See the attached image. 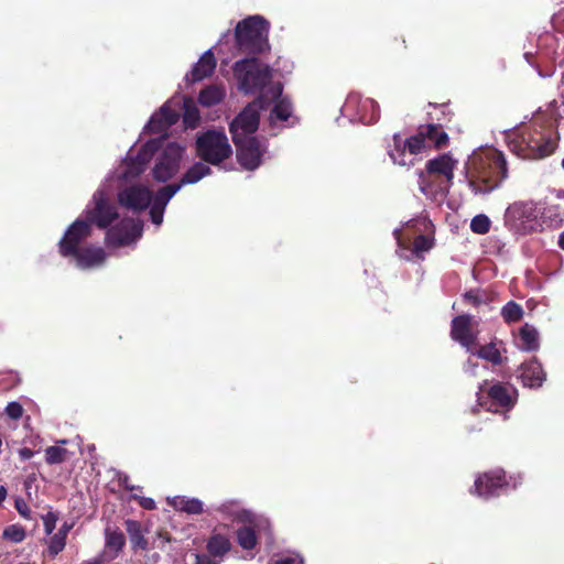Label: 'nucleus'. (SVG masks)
Wrapping results in <instances>:
<instances>
[{
    "mask_svg": "<svg viewBox=\"0 0 564 564\" xmlns=\"http://www.w3.org/2000/svg\"><path fill=\"white\" fill-rule=\"evenodd\" d=\"M562 167L564 169V159L562 160Z\"/></svg>",
    "mask_w": 564,
    "mask_h": 564,
    "instance_id": "338daca9",
    "label": "nucleus"
},
{
    "mask_svg": "<svg viewBox=\"0 0 564 564\" xmlns=\"http://www.w3.org/2000/svg\"><path fill=\"white\" fill-rule=\"evenodd\" d=\"M282 91V84L274 83L260 95H264L267 100H270V104L274 102L270 115L271 119L286 121L291 117L293 108L291 100L288 97H283Z\"/></svg>",
    "mask_w": 564,
    "mask_h": 564,
    "instance_id": "6ab92c4d",
    "label": "nucleus"
},
{
    "mask_svg": "<svg viewBox=\"0 0 564 564\" xmlns=\"http://www.w3.org/2000/svg\"><path fill=\"white\" fill-rule=\"evenodd\" d=\"M68 458V451L61 446H48L45 449V462L48 465L62 464Z\"/></svg>",
    "mask_w": 564,
    "mask_h": 564,
    "instance_id": "4c0bfd02",
    "label": "nucleus"
},
{
    "mask_svg": "<svg viewBox=\"0 0 564 564\" xmlns=\"http://www.w3.org/2000/svg\"><path fill=\"white\" fill-rule=\"evenodd\" d=\"M183 123L185 128L195 129L200 122L199 110L191 97L183 98Z\"/></svg>",
    "mask_w": 564,
    "mask_h": 564,
    "instance_id": "c756f323",
    "label": "nucleus"
},
{
    "mask_svg": "<svg viewBox=\"0 0 564 564\" xmlns=\"http://www.w3.org/2000/svg\"><path fill=\"white\" fill-rule=\"evenodd\" d=\"M216 64L217 62L214 53L210 50L205 52L193 66L191 73L186 75V79L192 83H196L212 76L216 68Z\"/></svg>",
    "mask_w": 564,
    "mask_h": 564,
    "instance_id": "b1692460",
    "label": "nucleus"
},
{
    "mask_svg": "<svg viewBox=\"0 0 564 564\" xmlns=\"http://www.w3.org/2000/svg\"><path fill=\"white\" fill-rule=\"evenodd\" d=\"M464 297H465V300L467 302H469L474 306H478L482 302L481 299L476 293H474L473 291L466 292Z\"/></svg>",
    "mask_w": 564,
    "mask_h": 564,
    "instance_id": "603ef678",
    "label": "nucleus"
},
{
    "mask_svg": "<svg viewBox=\"0 0 564 564\" xmlns=\"http://www.w3.org/2000/svg\"><path fill=\"white\" fill-rule=\"evenodd\" d=\"M73 527H74L73 523L64 522L62 524V527L58 529V531L56 532V534H58L67 540V535H68L69 531L73 529Z\"/></svg>",
    "mask_w": 564,
    "mask_h": 564,
    "instance_id": "864d4df0",
    "label": "nucleus"
},
{
    "mask_svg": "<svg viewBox=\"0 0 564 564\" xmlns=\"http://www.w3.org/2000/svg\"><path fill=\"white\" fill-rule=\"evenodd\" d=\"M206 550L214 557H223L231 550V542L224 534L213 533L207 540Z\"/></svg>",
    "mask_w": 564,
    "mask_h": 564,
    "instance_id": "a878e982",
    "label": "nucleus"
},
{
    "mask_svg": "<svg viewBox=\"0 0 564 564\" xmlns=\"http://www.w3.org/2000/svg\"><path fill=\"white\" fill-rule=\"evenodd\" d=\"M269 105L270 100H267L264 95H259L252 102L248 104L229 124L231 139L253 137L252 134L259 128V110L267 109Z\"/></svg>",
    "mask_w": 564,
    "mask_h": 564,
    "instance_id": "0eeeda50",
    "label": "nucleus"
},
{
    "mask_svg": "<svg viewBox=\"0 0 564 564\" xmlns=\"http://www.w3.org/2000/svg\"><path fill=\"white\" fill-rule=\"evenodd\" d=\"M520 378L523 386L540 388L546 379V373L542 365L533 357L528 362L522 364Z\"/></svg>",
    "mask_w": 564,
    "mask_h": 564,
    "instance_id": "5701e85b",
    "label": "nucleus"
},
{
    "mask_svg": "<svg viewBox=\"0 0 564 564\" xmlns=\"http://www.w3.org/2000/svg\"><path fill=\"white\" fill-rule=\"evenodd\" d=\"M120 482H121V485L123 486V488H124L126 490H128V491H133V490H137V489H138V490H141V488H140V487H137V486L131 485V484L129 482V477H128V476H126L123 479H120Z\"/></svg>",
    "mask_w": 564,
    "mask_h": 564,
    "instance_id": "6e6d98bb",
    "label": "nucleus"
},
{
    "mask_svg": "<svg viewBox=\"0 0 564 564\" xmlns=\"http://www.w3.org/2000/svg\"><path fill=\"white\" fill-rule=\"evenodd\" d=\"M275 564H304L303 558L300 555H288L275 562Z\"/></svg>",
    "mask_w": 564,
    "mask_h": 564,
    "instance_id": "8fccbe9b",
    "label": "nucleus"
},
{
    "mask_svg": "<svg viewBox=\"0 0 564 564\" xmlns=\"http://www.w3.org/2000/svg\"><path fill=\"white\" fill-rule=\"evenodd\" d=\"M35 452L29 447H22L19 451V456L22 460H28L34 456Z\"/></svg>",
    "mask_w": 564,
    "mask_h": 564,
    "instance_id": "5fc2aeb1",
    "label": "nucleus"
},
{
    "mask_svg": "<svg viewBox=\"0 0 564 564\" xmlns=\"http://www.w3.org/2000/svg\"><path fill=\"white\" fill-rule=\"evenodd\" d=\"M2 445H3V441H2V436L0 435V455L2 454L3 449H2Z\"/></svg>",
    "mask_w": 564,
    "mask_h": 564,
    "instance_id": "0e129e2a",
    "label": "nucleus"
},
{
    "mask_svg": "<svg viewBox=\"0 0 564 564\" xmlns=\"http://www.w3.org/2000/svg\"><path fill=\"white\" fill-rule=\"evenodd\" d=\"M177 109H173L170 102H165L158 112H155L147 124V130L152 133L165 132L171 126L180 119Z\"/></svg>",
    "mask_w": 564,
    "mask_h": 564,
    "instance_id": "aec40b11",
    "label": "nucleus"
},
{
    "mask_svg": "<svg viewBox=\"0 0 564 564\" xmlns=\"http://www.w3.org/2000/svg\"><path fill=\"white\" fill-rule=\"evenodd\" d=\"M106 547L115 552V556L123 549L126 544V538L119 530H105Z\"/></svg>",
    "mask_w": 564,
    "mask_h": 564,
    "instance_id": "72a5a7b5",
    "label": "nucleus"
},
{
    "mask_svg": "<svg viewBox=\"0 0 564 564\" xmlns=\"http://www.w3.org/2000/svg\"><path fill=\"white\" fill-rule=\"evenodd\" d=\"M520 345L519 347L525 351H534L540 347L539 333L538 330L529 325L524 324L519 330Z\"/></svg>",
    "mask_w": 564,
    "mask_h": 564,
    "instance_id": "bb28decb",
    "label": "nucleus"
},
{
    "mask_svg": "<svg viewBox=\"0 0 564 564\" xmlns=\"http://www.w3.org/2000/svg\"><path fill=\"white\" fill-rule=\"evenodd\" d=\"M14 508L23 519L31 520V509L23 498L18 497L14 499Z\"/></svg>",
    "mask_w": 564,
    "mask_h": 564,
    "instance_id": "49530a36",
    "label": "nucleus"
},
{
    "mask_svg": "<svg viewBox=\"0 0 564 564\" xmlns=\"http://www.w3.org/2000/svg\"><path fill=\"white\" fill-rule=\"evenodd\" d=\"M541 220L540 223L545 225L546 227H560L563 224V217L561 213V208L558 205H551L545 208H543L542 212H540Z\"/></svg>",
    "mask_w": 564,
    "mask_h": 564,
    "instance_id": "473e14b6",
    "label": "nucleus"
},
{
    "mask_svg": "<svg viewBox=\"0 0 564 564\" xmlns=\"http://www.w3.org/2000/svg\"><path fill=\"white\" fill-rule=\"evenodd\" d=\"M394 235L397 236L398 245L402 248H406V241L400 236V232L397 230Z\"/></svg>",
    "mask_w": 564,
    "mask_h": 564,
    "instance_id": "bf43d9fd",
    "label": "nucleus"
},
{
    "mask_svg": "<svg viewBox=\"0 0 564 564\" xmlns=\"http://www.w3.org/2000/svg\"><path fill=\"white\" fill-rule=\"evenodd\" d=\"M25 529L19 523L6 527L2 532V538L12 543H21L25 539Z\"/></svg>",
    "mask_w": 564,
    "mask_h": 564,
    "instance_id": "58836bf2",
    "label": "nucleus"
},
{
    "mask_svg": "<svg viewBox=\"0 0 564 564\" xmlns=\"http://www.w3.org/2000/svg\"><path fill=\"white\" fill-rule=\"evenodd\" d=\"M232 153L224 132L208 130L196 139V154L202 161L219 165Z\"/></svg>",
    "mask_w": 564,
    "mask_h": 564,
    "instance_id": "423d86ee",
    "label": "nucleus"
},
{
    "mask_svg": "<svg viewBox=\"0 0 564 564\" xmlns=\"http://www.w3.org/2000/svg\"><path fill=\"white\" fill-rule=\"evenodd\" d=\"M451 337L462 346L471 351L470 347L476 341V336L471 332V316L463 314L453 318Z\"/></svg>",
    "mask_w": 564,
    "mask_h": 564,
    "instance_id": "412c9836",
    "label": "nucleus"
},
{
    "mask_svg": "<svg viewBox=\"0 0 564 564\" xmlns=\"http://www.w3.org/2000/svg\"><path fill=\"white\" fill-rule=\"evenodd\" d=\"M131 500L138 501L139 506L145 510H154L156 508L155 501L150 497H142L139 495H132Z\"/></svg>",
    "mask_w": 564,
    "mask_h": 564,
    "instance_id": "09e8293b",
    "label": "nucleus"
},
{
    "mask_svg": "<svg viewBox=\"0 0 564 564\" xmlns=\"http://www.w3.org/2000/svg\"><path fill=\"white\" fill-rule=\"evenodd\" d=\"M433 239L425 235H419L413 241V253L420 257L421 253L426 252L433 248Z\"/></svg>",
    "mask_w": 564,
    "mask_h": 564,
    "instance_id": "37998d69",
    "label": "nucleus"
},
{
    "mask_svg": "<svg viewBox=\"0 0 564 564\" xmlns=\"http://www.w3.org/2000/svg\"><path fill=\"white\" fill-rule=\"evenodd\" d=\"M171 505L174 509L188 514H200L204 511L203 502L197 498L174 497Z\"/></svg>",
    "mask_w": 564,
    "mask_h": 564,
    "instance_id": "7c9ffc66",
    "label": "nucleus"
},
{
    "mask_svg": "<svg viewBox=\"0 0 564 564\" xmlns=\"http://www.w3.org/2000/svg\"><path fill=\"white\" fill-rule=\"evenodd\" d=\"M94 203L95 206L86 213V221L100 229L108 228L119 217L116 207L102 191H97L94 194Z\"/></svg>",
    "mask_w": 564,
    "mask_h": 564,
    "instance_id": "ddd939ff",
    "label": "nucleus"
},
{
    "mask_svg": "<svg viewBox=\"0 0 564 564\" xmlns=\"http://www.w3.org/2000/svg\"><path fill=\"white\" fill-rule=\"evenodd\" d=\"M448 134L441 124L429 123L419 127L415 134L403 140L399 133L393 134V144L389 148L388 154L394 164L400 166L414 165V159L409 155H417L434 147L440 150L447 145Z\"/></svg>",
    "mask_w": 564,
    "mask_h": 564,
    "instance_id": "f257e3e1",
    "label": "nucleus"
},
{
    "mask_svg": "<svg viewBox=\"0 0 564 564\" xmlns=\"http://www.w3.org/2000/svg\"><path fill=\"white\" fill-rule=\"evenodd\" d=\"M184 148L176 142H169L156 159L152 170L156 182L165 183L180 170Z\"/></svg>",
    "mask_w": 564,
    "mask_h": 564,
    "instance_id": "9d476101",
    "label": "nucleus"
},
{
    "mask_svg": "<svg viewBox=\"0 0 564 564\" xmlns=\"http://www.w3.org/2000/svg\"><path fill=\"white\" fill-rule=\"evenodd\" d=\"M118 202L128 209L142 212L150 206L152 192L145 186L132 185L118 193Z\"/></svg>",
    "mask_w": 564,
    "mask_h": 564,
    "instance_id": "f3484780",
    "label": "nucleus"
},
{
    "mask_svg": "<svg viewBox=\"0 0 564 564\" xmlns=\"http://www.w3.org/2000/svg\"><path fill=\"white\" fill-rule=\"evenodd\" d=\"M558 247L564 250V231L558 237Z\"/></svg>",
    "mask_w": 564,
    "mask_h": 564,
    "instance_id": "680f3d73",
    "label": "nucleus"
},
{
    "mask_svg": "<svg viewBox=\"0 0 564 564\" xmlns=\"http://www.w3.org/2000/svg\"><path fill=\"white\" fill-rule=\"evenodd\" d=\"M234 75L239 90L243 94L263 93V88L272 78L270 66L254 56L237 61L234 65Z\"/></svg>",
    "mask_w": 564,
    "mask_h": 564,
    "instance_id": "39448f33",
    "label": "nucleus"
},
{
    "mask_svg": "<svg viewBox=\"0 0 564 564\" xmlns=\"http://www.w3.org/2000/svg\"><path fill=\"white\" fill-rule=\"evenodd\" d=\"M456 164L457 161L454 160L452 155L448 153H444L432 160H429L425 164V170H421L417 172L421 191L425 193L426 175L444 177L447 183V187H449L453 184L454 170L456 167Z\"/></svg>",
    "mask_w": 564,
    "mask_h": 564,
    "instance_id": "f8f14e48",
    "label": "nucleus"
},
{
    "mask_svg": "<svg viewBox=\"0 0 564 564\" xmlns=\"http://www.w3.org/2000/svg\"><path fill=\"white\" fill-rule=\"evenodd\" d=\"M102 556L95 557L94 560L84 561L82 564H102Z\"/></svg>",
    "mask_w": 564,
    "mask_h": 564,
    "instance_id": "052dcab7",
    "label": "nucleus"
},
{
    "mask_svg": "<svg viewBox=\"0 0 564 564\" xmlns=\"http://www.w3.org/2000/svg\"><path fill=\"white\" fill-rule=\"evenodd\" d=\"M181 189L180 185L175 184H169L165 185L156 192L153 203L166 207L170 199Z\"/></svg>",
    "mask_w": 564,
    "mask_h": 564,
    "instance_id": "e433bc0d",
    "label": "nucleus"
},
{
    "mask_svg": "<svg viewBox=\"0 0 564 564\" xmlns=\"http://www.w3.org/2000/svg\"><path fill=\"white\" fill-rule=\"evenodd\" d=\"M220 511H226L228 510V505L227 503H224L220 508H219Z\"/></svg>",
    "mask_w": 564,
    "mask_h": 564,
    "instance_id": "e2e57ef3",
    "label": "nucleus"
},
{
    "mask_svg": "<svg viewBox=\"0 0 564 564\" xmlns=\"http://www.w3.org/2000/svg\"><path fill=\"white\" fill-rule=\"evenodd\" d=\"M235 519L243 523V525L236 531V539L239 546L246 551L256 549L258 545V533L261 529L269 527V522L246 509L239 510Z\"/></svg>",
    "mask_w": 564,
    "mask_h": 564,
    "instance_id": "6e6552de",
    "label": "nucleus"
},
{
    "mask_svg": "<svg viewBox=\"0 0 564 564\" xmlns=\"http://www.w3.org/2000/svg\"><path fill=\"white\" fill-rule=\"evenodd\" d=\"M539 215L540 209L533 202L516 203L508 212V217L513 221L516 230L522 235L542 231Z\"/></svg>",
    "mask_w": 564,
    "mask_h": 564,
    "instance_id": "1a4fd4ad",
    "label": "nucleus"
},
{
    "mask_svg": "<svg viewBox=\"0 0 564 564\" xmlns=\"http://www.w3.org/2000/svg\"><path fill=\"white\" fill-rule=\"evenodd\" d=\"M144 170H145V166H143L141 163H139L135 158L129 156L124 161L123 177H126V178L138 177L140 174H142L144 172Z\"/></svg>",
    "mask_w": 564,
    "mask_h": 564,
    "instance_id": "ea45409f",
    "label": "nucleus"
},
{
    "mask_svg": "<svg viewBox=\"0 0 564 564\" xmlns=\"http://www.w3.org/2000/svg\"><path fill=\"white\" fill-rule=\"evenodd\" d=\"M65 545H66V539L54 533L50 538L46 552L50 557L54 558L56 555H58L65 549Z\"/></svg>",
    "mask_w": 564,
    "mask_h": 564,
    "instance_id": "79ce46f5",
    "label": "nucleus"
},
{
    "mask_svg": "<svg viewBox=\"0 0 564 564\" xmlns=\"http://www.w3.org/2000/svg\"><path fill=\"white\" fill-rule=\"evenodd\" d=\"M501 316L503 321L508 324L517 323L521 321V318L523 317V308L520 304L516 303L514 301H509L501 308Z\"/></svg>",
    "mask_w": 564,
    "mask_h": 564,
    "instance_id": "c9c22d12",
    "label": "nucleus"
},
{
    "mask_svg": "<svg viewBox=\"0 0 564 564\" xmlns=\"http://www.w3.org/2000/svg\"><path fill=\"white\" fill-rule=\"evenodd\" d=\"M156 536H158L159 539H161L163 542H166V543H169V542H171V541H172V536H171V534H170L167 531H164V530H160V531H158V532H156Z\"/></svg>",
    "mask_w": 564,
    "mask_h": 564,
    "instance_id": "4d7b16f0",
    "label": "nucleus"
},
{
    "mask_svg": "<svg viewBox=\"0 0 564 564\" xmlns=\"http://www.w3.org/2000/svg\"><path fill=\"white\" fill-rule=\"evenodd\" d=\"M124 527L129 535L132 550H149V542L143 534L142 525L139 521L128 519L124 521Z\"/></svg>",
    "mask_w": 564,
    "mask_h": 564,
    "instance_id": "393cba45",
    "label": "nucleus"
},
{
    "mask_svg": "<svg viewBox=\"0 0 564 564\" xmlns=\"http://www.w3.org/2000/svg\"><path fill=\"white\" fill-rule=\"evenodd\" d=\"M551 128L536 122L522 124L508 134V147L519 158L539 160L551 155L557 144Z\"/></svg>",
    "mask_w": 564,
    "mask_h": 564,
    "instance_id": "f03ea898",
    "label": "nucleus"
},
{
    "mask_svg": "<svg viewBox=\"0 0 564 564\" xmlns=\"http://www.w3.org/2000/svg\"><path fill=\"white\" fill-rule=\"evenodd\" d=\"M490 219L484 214L475 216L470 221V229L478 235H485L490 230Z\"/></svg>",
    "mask_w": 564,
    "mask_h": 564,
    "instance_id": "a19ab883",
    "label": "nucleus"
},
{
    "mask_svg": "<svg viewBox=\"0 0 564 564\" xmlns=\"http://www.w3.org/2000/svg\"><path fill=\"white\" fill-rule=\"evenodd\" d=\"M507 175V161L503 153L494 150L471 160L469 187L475 194H487L497 188Z\"/></svg>",
    "mask_w": 564,
    "mask_h": 564,
    "instance_id": "7ed1b4c3",
    "label": "nucleus"
},
{
    "mask_svg": "<svg viewBox=\"0 0 564 564\" xmlns=\"http://www.w3.org/2000/svg\"><path fill=\"white\" fill-rule=\"evenodd\" d=\"M4 413L9 419L17 421L22 417L24 409L21 403L12 401L7 404Z\"/></svg>",
    "mask_w": 564,
    "mask_h": 564,
    "instance_id": "c03bdc74",
    "label": "nucleus"
},
{
    "mask_svg": "<svg viewBox=\"0 0 564 564\" xmlns=\"http://www.w3.org/2000/svg\"><path fill=\"white\" fill-rule=\"evenodd\" d=\"M210 173L212 170L209 166H207L203 162H196L183 174L180 182L176 184L180 185V187L182 188V186L184 185L197 183L198 181L209 175Z\"/></svg>",
    "mask_w": 564,
    "mask_h": 564,
    "instance_id": "c85d7f7f",
    "label": "nucleus"
},
{
    "mask_svg": "<svg viewBox=\"0 0 564 564\" xmlns=\"http://www.w3.org/2000/svg\"><path fill=\"white\" fill-rule=\"evenodd\" d=\"M58 517L55 512L48 511L46 514L42 516V521L44 525V531L47 535H51L56 527V522Z\"/></svg>",
    "mask_w": 564,
    "mask_h": 564,
    "instance_id": "a18cd8bd",
    "label": "nucleus"
},
{
    "mask_svg": "<svg viewBox=\"0 0 564 564\" xmlns=\"http://www.w3.org/2000/svg\"><path fill=\"white\" fill-rule=\"evenodd\" d=\"M212 555L208 554H196L195 555V564H218L216 561H214Z\"/></svg>",
    "mask_w": 564,
    "mask_h": 564,
    "instance_id": "3c124183",
    "label": "nucleus"
},
{
    "mask_svg": "<svg viewBox=\"0 0 564 564\" xmlns=\"http://www.w3.org/2000/svg\"><path fill=\"white\" fill-rule=\"evenodd\" d=\"M485 384L480 386V394L478 395L479 404L489 412L500 413L511 410L514 406L513 399L509 388L501 382H496L485 390Z\"/></svg>",
    "mask_w": 564,
    "mask_h": 564,
    "instance_id": "9b49d317",
    "label": "nucleus"
},
{
    "mask_svg": "<svg viewBox=\"0 0 564 564\" xmlns=\"http://www.w3.org/2000/svg\"><path fill=\"white\" fill-rule=\"evenodd\" d=\"M165 207L160 206L155 203H152V207L150 209V216L151 220L155 225H161L163 221V214H164Z\"/></svg>",
    "mask_w": 564,
    "mask_h": 564,
    "instance_id": "de8ad7c7",
    "label": "nucleus"
},
{
    "mask_svg": "<svg viewBox=\"0 0 564 564\" xmlns=\"http://www.w3.org/2000/svg\"><path fill=\"white\" fill-rule=\"evenodd\" d=\"M106 251L101 247L86 246L77 250L76 254H72L76 265L82 270L98 268L106 260Z\"/></svg>",
    "mask_w": 564,
    "mask_h": 564,
    "instance_id": "4be33fe9",
    "label": "nucleus"
},
{
    "mask_svg": "<svg viewBox=\"0 0 564 564\" xmlns=\"http://www.w3.org/2000/svg\"><path fill=\"white\" fill-rule=\"evenodd\" d=\"M91 235V226L83 219L75 220L58 242V252L63 258H70L80 249V243Z\"/></svg>",
    "mask_w": 564,
    "mask_h": 564,
    "instance_id": "4468645a",
    "label": "nucleus"
},
{
    "mask_svg": "<svg viewBox=\"0 0 564 564\" xmlns=\"http://www.w3.org/2000/svg\"><path fill=\"white\" fill-rule=\"evenodd\" d=\"M237 149L239 164L248 171L258 169L262 162L263 150L256 137L232 140Z\"/></svg>",
    "mask_w": 564,
    "mask_h": 564,
    "instance_id": "2eb2a0df",
    "label": "nucleus"
},
{
    "mask_svg": "<svg viewBox=\"0 0 564 564\" xmlns=\"http://www.w3.org/2000/svg\"><path fill=\"white\" fill-rule=\"evenodd\" d=\"M58 443H61V444H66V443H67V441H66V440H62V441H59Z\"/></svg>",
    "mask_w": 564,
    "mask_h": 564,
    "instance_id": "69168bd1",
    "label": "nucleus"
},
{
    "mask_svg": "<svg viewBox=\"0 0 564 564\" xmlns=\"http://www.w3.org/2000/svg\"><path fill=\"white\" fill-rule=\"evenodd\" d=\"M162 138L151 139L141 145L138 153L133 156L139 163L147 167L154 154L162 148Z\"/></svg>",
    "mask_w": 564,
    "mask_h": 564,
    "instance_id": "2f4dec72",
    "label": "nucleus"
},
{
    "mask_svg": "<svg viewBox=\"0 0 564 564\" xmlns=\"http://www.w3.org/2000/svg\"><path fill=\"white\" fill-rule=\"evenodd\" d=\"M142 234V225L131 218L122 219L107 232V239L116 246H127L138 239Z\"/></svg>",
    "mask_w": 564,
    "mask_h": 564,
    "instance_id": "a211bd4d",
    "label": "nucleus"
},
{
    "mask_svg": "<svg viewBox=\"0 0 564 564\" xmlns=\"http://www.w3.org/2000/svg\"><path fill=\"white\" fill-rule=\"evenodd\" d=\"M475 354L479 358L485 359L495 366H499L503 361L500 350L497 348L495 343H489L487 345L480 346Z\"/></svg>",
    "mask_w": 564,
    "mask_h": 564,
    "instance_id": "f704fd0d",
    "label": "nucleus"
},
{
    "mask_svg": "<svg viewBox=\"0 0 564 564\" xmlns=\"http://www.w3.org/2000/svg\"><path fill=\"white\" fill-rule=\"evenodd\" d=\"M225 98V89L218 85H209L200 90L198 102L203 107H212L218 105Z\"/></svg>",
    "mask_w": 564,
    "mask_h": 564,
    "instance_id": "cd10ccee",
    "label": "nucleus"
},
{
    "mask_svg": "<svg viewBox=\"0 0 564 564\" xmlns=\"http://www.w3.org/2000/svg\"><path fill=\"white\" fill-rule=\"evenodd\" d=\"M509 485L506 473L502 469H495L479 475L474 484V494L489 499L498 496L499 490Z\"/></svg>",
    "mask_w": 564,
    "mask_h": 564,
    "instance_id": "dca6fc26",
    "label": "nucleus"
},
{
    "mask_svg": "<svg viewBox=\"0 0 564 564\" xmlns=\"http://www.w3.org/2000/svg\"><path fill=\"white\" fill-rule=\"evenodd\" d=\"M8 496V490L6 488V486L1 485L0 486V506L2 505V502L6 500Z\"/></svg>",
    "mask_w": 564,
    "mask_h": 564,
    "instance_id": "13d9d810",
    "label": "nucleus"
},
{
    "mask_svg": "<svg viewBox=\"0 0 564 564\" xmlns=\"http://www.w3.org/2000/svg\"><path fill=\"white\" fill-rule=\"evenodd\" d=\"M269 22L260 15L239 21L235 28L237 48L245 54L258 55L270 48L268 41Z\"/></svg>",
    "mask_w": 564,
    "mask_h": 564,
    "instance_id": "20e7f679",
    "label": "nucleus"
}]
</instances>
